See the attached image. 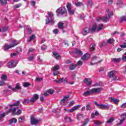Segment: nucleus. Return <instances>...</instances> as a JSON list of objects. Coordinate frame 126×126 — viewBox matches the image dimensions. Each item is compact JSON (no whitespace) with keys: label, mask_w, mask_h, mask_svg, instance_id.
<instances>
[{"label":"nucleus","mask_w":126,"mask_h":126,"mask_svg":"<svg viewBox=\"0 0 126 126\" xmlns=\"http://www.w3.org/2000/svg\"><path fill=\"white\" fill-rule=\"evenodd\" d=\"M31 124L32 125H37V124H39V120H37L35 117H31Z\"/></svg>","instance_id":"4468645a"},{"label":"nucleus","mask_w":126,"mask_h":126,"mask_svg":"<svg viewBox=\"0 0 126 126\" xmlns=\"http://www.w3.org/2000/svg\"><path fill=\"white\" fill-rule=\"evenodd\" d=\"M46 23H45V24H49V23H50V22H51V21L50 20V19L49 18H47L46 20Z\"/></svg>","instance_id":"4d7b16f0"},{"label":"nucleus","mask_w":126,"mask_h":126,"mask_svg":"<svg viewBox=\"0 0 126 126\" xmlns=\"http://www.w3.org/2000/svg\"><path fill=\"white\" fill-rule=\"evenodd\" d=\"M73 105H74V101H72L70 102L69 106L71 107V106H73Z\"/></svg>","instance_id":"e2e57ef3"},{"label":"nucleus","mask_w":126,"mask_h":126,"mask_svg":"<svg viewBox=\"0 0 126 126\" xmlns=\"http://www.w3.org/2000/svg\"><path fill=\"white\" fill-rule=\"evenodd\" d=\"M89 33H91L90 28H88V27L85 28L82 31V34L84 36L87 35Z\"/></svg>","instance_id":"1a4fd4ad"},{"label":"nucleus","mask_w":126,"mask_h":126,"mask_svg":"<svg viewBox=\"0 0 126 126\" xmlns=\"http://www.w3.org/2000/svg\"><path fill=\"white\" fill-rule=\"evenodd\" d=\"M25 120V117L24 116H21L18 119L19 123H23V121Z\"/></svg>","instance_id":"c85d7f7f"},{"label":"nucleus","mask_w":126,"mask_h":126,"mask_svg":"<svg viewBox=\"0 0 126 126\" xmlns=\"http://www.w3.org/2000/svg\"><path fill=\"white\" fill-rule=\"evenodd\" d=\"M54 81L55 82H57V83H62V82H65V83H67L68 80L67 78H65L64 79H63V78H61L57 80H55Z\"/></svg>","instance_id":"9b49d317"},{"label":"nucleus","mask_w":126,"mask_h":126,"mask_svg":"<svg viewBox=\"0 0 126 126\" xmlns=\"http://www.w3.org/2000/svg\"><path fill=\"white\" fill-rule=\"evenodd\" d=\"M31 3L33 6H34V5L36 4V2L34 1H31Z\"/></svg>","instance_id":"680f3d73"},{"label":"nucleus","mask_w":126,"mask_h":126,"mask_svg":"<svg viewBox=\"0 0 126 126\" xmlns=\"http://www.w3.org/2000/svg\"><path fill=\"white\" fill-rule=\"evenodd\" d=\"M9 42L11 43L10 45L6 43L4 45V51H7V50H9L11 48H13V47H15V46H17L19 44V41L15 39H10Z\"/></svg>","instance_id":"7ed1b4c3"},{"label":"nucleus","mask_w":126,"mask_h":126,"mask_svg":"<svg viewBox=\"0 0 126 126\" xmlns=\"http://www.w3.org/2000/svg\"><path fill=\"white\" fill-rule=\"evenodd\" d=\"M57 13L58 14H61V15H63V14H66L67 13V11H66V9L65 7H60L56 10Z\"/></svg>","instance_id":"423d86ee"},{"label":"nucleus","mask_w":126,"mask_h":126,"mask_svg":"<svg viewBox=\"0 0 126 126\" xmlns=\"http://www.w3.org/2000/svg\"><path fill=\"white\" fill-rule=\"evenodd\" d=\"M69 98V95H67L66 96H64L61 101V104L65 103V102H67V101H68Z\"/></svg>","instance_id":"412c9836"},{"label":"nucleus","mask_w":126,"mask_h":126,"mask_svg":"<svg viewBox=\"0 0 126 126\" xmlns=\"http://www.w3.org/2000/svg\"><path fill=\"white\" fill-rule=\"evenodd\" d=\"M39 99V95L36 94H34L30 99H24L23 104H29V103H34Z\"/></svg>","instance_id":"39448f33"},{"label":"nucleus","mask_w":126,"mask_h":126,"mask_svg":"<svg viewBox=\"0 0 126 126\" xmlns=\"http://www.w3.org/2000/svg\"><path fill=\"white\" fill-rule=\"evenodd\" d=\"M21 6V3H19L18 4L15 5L14 6V8H19Z\"/></svg>","instance_id":"8fccbe9b"},{"label":"nucleus","mask_w":126,"mask_h":126,"mask_svg":"<svg viewBox=\"0 0 126 126\" xmlns=\"http://www.w3.org/2000/svg\"><path fill=\"white\" fill-rule=\"evenodd\" d=\"M16 66V64H15V61L14 60H12L10 61L7 64V67L9 68H12Z\"/></svg>","instance_id":"9d476101"},{"label":"nucleus","mask_w":126,"mask_h":126,"mask_svg":"<svg viewBox=\"0 0 126 126\" xmlns=\"http://www.w3.org/2000/svg\"><path fill=\"white\" fill-rule=\"evenodd\" d=\"M114 42H115V40L113 38H109L107 41L108 44H113Z\"/></svg>","instance_id":"a19ab883"},{"label":"nucleus","mask_w":126,"mask_h":126,"mask_svg":"<svg viewBox=\"0 0 126 126\" xmlns=\"http://www.w3.org/2000/svg\"><path fill=\"white\" fill-rule=\"evenodd\" d=\"M77 64H72L71 65L69 66L70 70H73V69H74L75 67H76Z\"/></svg>","instance_id":"4c0bfd02"},{"label":"nucleus","mask_w":126,"mask_h":126,"mask_svg":"<svg viewBox=\"0 0 126 126\" xmlns=\"http://www.w3.org/2000/svg\"><path fill=\"white\" fill-rule=\"evenodd\" d=\"M0 2L2 5H4V4H6L7 1L6 0H0Z\"/></svg>","instance_id":"37998d69"},{"label":"nucleus","mask_w":126,"mask_h":126,"mask_svg":"<svg viewBox=\"0 0 126 126\" xmlns=\"http://www.w3.org/2000/svg\"><path fill=\"white\" fill-rule=\"evenodd\" d=\"M88 3L90 5H92L93 3V2L92 1V0H90L89 1H88Z\"/></svg>","instance_id":"69168bd1"},{"label":"nucleus","mask_w":126,"mask_h":126,"mask_svg":"<svg viewBox=\"0 0 126 126\" xmlns=\"http://www.w3.org/2000/svg\"><path fill=\"white\" fill-rule=\"evenodd\" d=\"M75 5L76 6H80L81 5H83V4L82 3V2H75Z\"/></svg>","instance_id":"49530a36"},{"label":"nucleus","mask_w":126,"mask_h":126,"mask_svg":"<svg viewBox=\"0 0 126 126\" xmlns=\"http://www.w3.org/2000/svg\"><path fill=\"white\" fill-rule=\"evenodd\" d=\"M35 38H36V36H35L34 34L32 35L30 37V39L29 40V42H31V41H33V40H34V39H35Z\"/></svg>","instance_id":"58836bf2"},{"label":"nucleus","mask_w":126,"mask_h":126,"mask_svg":"<svg viewBox=\"0 0 126 126\" xmlns=\"http://www.w3.org/2000/svg\"><path fill=\"white\" fill-rule=\"evenodd\" d=\"M9 122L10 125H11V124H16V123H17V119H16L15 118H13L11 119H10Z\"/></svg>","instance_id":"b1692460"},{"label":"nucleus","mask_w":126,"mask_h":126,"mask_svg":"<svg viewBox=\"0 0 126 126\" xmlns=\"http://www.w3.org/2000/svg\"><path fill=\"white\" fill-rule=\"evenodd\" d=\"M1 80H3V81H5L7 80V76L6 75L3 74L1 75Z\"/></svg>","instance_id":"c756f323"},{"label":"nucleus","mask_w":126,"mask_h":126,"mask_svg":"<svg viewBox=\"0 0 126 126\" xmlns=\"http://www.w3.org/2000/svg\"><path fill=\"white\" fill-rule=\"evenodd\" d=\"M122 116V118H126V113H123Z\"/></svg>","instance_id":"774afa93"},{"label":"nucleus","mask_w":126,"mask_h":126,"mask_svg":"<svg viewBox=\"0 0 126 126\" xmlns=\"http://www.w3.org/2000/svg\"><path fill=\"white\" fill-rule=\"evenodd\" d=\"M114 121H115V118L111 117L106 122V124H111V123L114 122Z\"/></svg>","instance_id":"473e14b6"},{"label":"nucleus","mask_w":126,"mask_h":126,"mask_svg":"<svg viewBox=\"0 0 126 126\" xmlns=\"http://www.w3.org/2000/svg\"><path fill=\"white\" fill-rule=\"evenodd\" d=\"M31 86V84H30V83L27 82H25L23 84V86L24 87H28Z\"/></svg>","instance_id":"ea45409f"},{"label":"nucleus","mask_w":126,"mask_h":126,"mask_svg":"<svg viewBox=\"0 0 126 126\" xmlns=\"http://www.w3.org/2000/svg\"><path fill=\"white\" fill-rule=\"evenodd\" d=\"M123 21H126V17L123 16L121 17L120 22H123Z\"/></svg>","instance_id":"09e8293b"},{"label":"nucleus","mask_w":126,"mask_h":126,"mask_svg":"<svg viewBox=\"0 0 126 126\" xmlns=\"http://www.w3.org/2000/svg\"><path fill=\"white\" fill-rule=\"evenodd\" d=\"M84 118L83 114H79L77 115V119L78 121H81Z\"/></svg>","instance_id":"cd10ccee"},{"label":"nucleus","mask_w":126,"mask_h":126,"mask_svg":"<svg viewBox=\"0 0 126 126\" xmlns=\"http://www.w3.org/2000/svg\"><path fill=\"white\" fill-rule=\"evenodd\" d=\"M83 63L82 62L80 61L77 62V65H82Z\"/></svg>","instance_id":"13d9d810"},{"label":"nucleus","mask_w":126,"mask_h":126,"mask_svg":"<svg viewBox=\"0 0 126 126\" xmlns=\"http://www.w3.org/2000/svg\"><path fill=\"white\" fill-rule=\"evenodd\" d=\"M12 90L15 92H16L17 90H20V91L21 90V87H20V84L19 83H17L16 84L15 87L13 89H12Z\"/></svg>","instance_id":"2eb2a0df"},{"label":"nucleus","mask_w":126,"mask_h":126,"mask_svg":"<svg viewBox=\"0 0 126 126\" xmlns=\"http://www.w3.org/2000/svg\"><path fill=\"white\" fill-rule=\"evenodd\" d=\"M95 46L96 45L95 44H91V45L90 48L91 52H93V51H94V50H95Z\"/></svg>","instance_id":"72a5a7b5"},{"label":"nucleus","mask_w":126,"mask_h":126,"mask_svg":"<svg viewBox=\"0 0 126 126\" xmlns=\"http://www.w3.org/2000/svg\"><path fill=\"white\" fill-rule=\"evenodd\" d=\"M120 78L118 76H115L113 78V80H119Z\"/></svg>","instance_id":"0e129e2a"},{"label":"nucleus","mask_w":126,"mask_h":126,"mask_svg":"<svg viewBox=\"0 0 126 126\" xmlns=\"http://www.w3.org/2000/svg\"><path fill=\"white\" fill-rule=\"evenodd\" d=\"M52 70L56 71V70H59L60 69V65L57 64L52 67Z\"/></svg>","instance_id":"a878e982"},{"label":"nucleus","mask_w":126,"mask_h":126,"mask_svg":"<svg viewBox=\"0 0 126 126\" xmlns=\"http://www.w3.org/2000/svg\"><path fill=\"white\" fill-rule=\"evenodd\" d=\"M86 109L87 111H90V110H91V105H90V103L86 105Z\"/></svg>","instance_id":"f704fd0d"},{"label":"nucleus","mask_w":126,"mask_h":126,"mask_svg":"<svg viewBox=\"0 0 126 126\" xmlns=\"http://www.w3.org/2000/svg\"><path fill=\"white\" fill-rule=\"evenodd\" d=\"M48 14V18H50V23H52V24H55L56 22L54 19V14H53V12H49Z\"/></svg>","instance_id":"6e6552de"},{"label":"nucleus","mask_w":126,"mask_h":126,"mask_svg":"<svg viewBox=\"0 0 126 126\" xmlns=\"http://www.w3.org/2000/svg\"><path fill=\"white\" fill-rule=\"evenodd\" d=\"M53 74H54V75H55V76L58 75V74H60V72H59V71H55V72L53 73Z\"/></svg>","instance_id":"052dcab7"},{"label":"nucleus","mask_w":126,"mask_h":126,"mask_svg":"<svg viewBox=\"0 0 126 126\" xmlns=\"http://www.w3.org/2000/svg\"><path fill=\"white\" fill-rule=\"evenodd\" d=\"M58 28H59V29H63V28H64V26H63V23L62 22H59L58 24Z\"/></svg>","instance_id":"393cba45"},{"label":"nucleus","mask_w":126,"mask_h":126,"mask_svg":"<svg viewBox=\"0 0 126 126\" xmlns=\"http://www.w3.org/2000/svg\"><path fill=\"white\" fill-rule=\"evenodd\" d=\"M120 48H122L123 49H125L126 47V43H125L124 44L122 45H120Z\"/></svg>","instance_id":"6e6d98bb"},{"label":"nucleus","mask_w":126,"mask_h":126,"mask_svg":"<svg viewBox=\"0 0 126 126\" xmlns=\"http://www.w3.org/2000/svg\"><path fill=\"white\" fill-rule=\"evenodd\" d=\"M54 92L55 91L52 89H49L47 91V93H49V94H53Z\"/></svg>","instance_id":"a18cd8bd"},{"label":"nucleus","mask_w":126,"mask_h":126,"mask_svg":"<svg viewBox=\"0 0 126 126\" xmlns=\"http://www.w3.org/2000/svg\"><path fill=\"white\" fill-rule=\"evenodd\" d=\"M53 56H54V58L56 59V60H61V59H62V57L61 55H59L58 52H54Z\"/></svg>","instance_id":"6ab92c4d"},{"label":"nucleus","mask_w":126,"mask_h":126,"mask_svg":"<svg viewBox=\"0 0 126 126\" xmlns=\"http://www.w3.org/2000/svg\"><path fill=\"white\" fill-rule=\"evenodd\" d=\"M64 120L66 121V122H68V123H71L72 122L71 118L67 117V116L64 117Z\"/></svg>","instance_id":"2f4dec72"},{"label":"nucleus","mask_w":126,"mask_h":126,"mask_svg":"<svg viewBox=\"0 0 126 126\" xmlns=\"http://www.w3.org/2000/svg\"><path fill=\"white\" fill-rule=\"evenodd\" d=\"M110 102H113L114 104H116L117 105L118 104H119V102H120V100L117 98H113V97H110Z\"/></svg>","instance_id":"a211bd4d"},{"label":"nucleus","mask_w":126,"mask_h":126,"mask_svg":"<svg viewBox=\"0 0 126 126\" xmlns=\"http://www.w3.org/2000/svg\"><path fill=\"white\" fill-rule=\"evenodd\" d=\"M66 7L68 11L70 9H71L72 6L71 5V4H70V3H67L66 4Z\"/></svg>","instance_id":"c9c22d12"},{"label":"nucleus","mask_w":126,"mask_h":126,"mask_svg":"<svg viewBox=\"0 0 126 126\" xmlns=\"http://www.w3.org/2000/svg\"><path fill=\"white\" fill-rule=\"evenodd\" d=\"M94 125H96V126H99V125L102 124V123L101 121H96L95 122H94Z\"/></svg>","instance_id":"c03bdc74"},{"label":"nucleus","mask_w":126,"mask_h":126,"mask_svg":"<svg viewBox=\"0 0 126 126\" xmlns=\"http://www.w3.org/2000/svg\"><path fill=\"white\" fill-rule=\"evenodd\" d=\"M117 74V72L116 71H111L108 73V77H113L114 75Z\"/></svg>","instance_id":"4be33fe9"},{"label":"nucleus","mask_w":126,"mask_h":126,"mask_svg":"<svg viewBox=\"0 0 126 126\" xmlns=\"http://www.w3.org/2000/svg\"><path fill=\"white\" fill-rule=\"evenodd\" d=\"M90 57V55L89 54H86L82 56L81 60L82 61H87Z\"/></svg>","instance_id":"aec40b11"},{"label":"nucleus","mask_w":126,"mask_h":126,"mask_svg":"<svg viewBox=\"0 0 126 126\" xmlns=\"http://www.w3.org/2000/svg\"><path fill=\"white\" fill-rule=\"evenodd\" d=\"M98 60L99 58H98L97 56H94L93 57L92 59V62L91 63V65H93V64H96L97 63H100L102 62V60L98 61Z\"/></svg>","instance_id":"0eeeda50"},{"label":"nucleus","mask_w":126,"mask_h":126,"mask_svg":"<svg viewBox=\"0 0 126 126\" xmlns=\"http://www.w3.org/2000/svg\"><path fill=\"white\" fill-rule=\"evenodd\" d=\"M74 54L77 56H82V55H83L82 51H80L79 49H77Z\"/></svg>","instance_id":"5701e85b"},{"label":"nucleus","mask_w":126,"mask_h":126,"mask_svg":"<svg viewBox=\"0 0 126 126\" xmlns=\"http://www.w3.org/2000/svg\"><path fill=\"white\" fill-rule=\"evenodd\" d=\"M53 32L54 34H58L59 33V29H55L53 31Z\"/></svg>","instance_id":"3c124183"},{"label":"nucleus","mask_w":126,"mask_h":126,"mask_svg":"<svg viewBox=\"0 0 126 126\" xmlns=\"http://www.w3.org/2000/svg\"><path fill=\"white\" fill-rule=\"evenodd\" d=\"M106 11L108 12V15L104 17H98L97 19V21H103V22H107V21H109L110 16H112L113 15V12H110L109 9H106Z\"/></svg>","instance_id":"20e7f679"},{"label":"nucleus","mask_w":126,"mask_h":126,"mask_svg":"<svg viewBox=\"0 0 126 126\" xmlns=\"http://www.w3.org/2000/svg\"><path fill=\"white\" fill-rule=\"evenodd\" d=\"M36 80L37 81V82H40V81H42V80H43V78L37 77L36 78Z\"/></svg>","instance_id":"de8ad7c7"},{"label":"nucleus","mask_w":126,"mask_h":126,"mask_svg":"<svg viewBox=\"0 0 126 126\" xmlns=\"http://www.w3.org/2000/svg\"><path fill=\"white\" fill-rule=\"evenodd\" d=\"M101 91L102 88H94L90 90L85 92L83 93V95L85 97H87V96H90V95H92V94H98V93H100Z\"/></svg>","instance_id":"f03ea898"},{"label":"nucleus","mask_w":126,"mask_h":126,"mask_svg":"<svg viewBox=\"0 0 126 126\" xmlns=\"http://www.w3.org/2000/svg\"><path fill=\"white\" fill-rule=\"evenodd\" d=\"M121 108H126V103H124L121 105Z\"/></svg>","instance_id":"bf43d9fd"},{"label":"nucleus","mask_w":126,"mask_h":126,"mask_svg":"<svg viewBox=\"0 0 126 126\" xmlns=\"http://www.w3.org/2000/svg\"><path fill=\"white\" fill-rule=\"evenodd\" d=\"M5 83L3 81H0V86H4Z\"/></svg>","instance_id":"603ef678"},{"label":"nucleus","mask_w":126,"mask_h":126,"mask_svg":"<svg viewBox=\"0 0 126 126\" xmlns=\"http://www.w3.org/2000/svg\"><path fill=\"white\" fill-rule=\"evenodd\" d=\"M121 58H114L112 59V61L114 63H120L121 62Z\"/></svg>","instance_id":"e433bc0d"},{"label":"nucleus","mask_w":126,"mask_h":126,"mask_svg":"<svg viewBox=\"0 0 126 126\" xmlns=\"http://www.w3.org/2000/svg\"><path fill=\"white\" fill-rule=\"evenodd\" d=\"M122 60L123 61H124V62H126V57L125 56H123L122 57Z\"/></svg>","instance_id":"338daca9"},{"label":"nucleus","mask_w":126,"mask_h":126,"mask_svg":"<svg viewBox=\"0 0 126 126\" xmlns=\"http://www.w3.org/2000/svg\"><path fill=\"white\" fill-rule=\"evenodd\" d=\"M47 46H46L45 45H43L41 47V49L42 51H44V50H46V49H47Z\"/></svg>","instance_id":"864d4df0"},{"label":"nucleus","mask_w":126,"mask_h":126,"mask_svg":"<svg viewBox=\"0 0 126 126\" xmlns=\"http://www.w3.org/2000/svg\"><path fill=\"white\" fill-rule=\"evenodd\" d=\"M84 82L88 86L92 84V80H91V79L90 78H85L84 80Z\"/></svg>","instance_id":"dca6fc26"},{"label":"nucleus","mask_w":126,"mask_h":126,"mask_svg":"<svg viewBox=\"0 0 126 126\" xmlns=\"http://www.w3.org/2000/svg\"><path fill=\"white\" fill-rule=\"evenodd\" d=\"M20 103V102H19V101H17L16 103H13V104H9V106L10 107H13L14 106H18V105H19Z\"/></svg>","instance_id":"79ce46f5"},{"label":"nucleus","mask_w":126,"mask_h":126,"mask_svg":"<svg viewBox=\"0 0 126 126\" xmlns=\"http://www.w3.org/2000/svg\"><path fill=\"white\" fill-rule=\"evenodd\" d=\"M125 121V119L123 118V119H122L121 120H120V123H118L117 125V126H121V125H122V124H123V123H124V121Z\"/></svg>","instance_id":"5fc2aeb1"},{"label":"nucleus","mask_w":126,"mask_h":126,"mask_svg":"<svg viewBox=\"0 0 126 126\" xmlns=\"http://www.w3.org/2000/svg\"><path fill=\"white\" fill-rule=\"evenodd\" d=\"M96 31L97 32L101 31V30H103L104 29V24H100L96 26Z\"/></svg>","instance_id":"f3484780"},{"label":"nucleus","mask_w":126,"mask_h":126,"mask_svg":"<svg viewBox=\"0 0 126 126\" xmlns=\"http://www.w3.org/2000/svg\"><path fill=\"white\" fill-rule=\"evenodd\" d=\"M96 30H97V25H94L92 29H91V32H95Z\"/></svg>","instance_id":"bb28decb"},{"label":"nucleus","mask_w":126,"mask_h":126,"mask_svg":"<svg viewBox=\"0 0 126 126\" xmlns=\"http://www.w3.org/2000/svg\"><path fill=\"white\" fill-rule=\"evenodd\" d=\"M98 108H99V109H104L105 110H109L110 108V105H105L103 104H100L99 105H98Z\"/></svg>","instance_id":"ddd939ff"},{"label":"nucleus","mask_w":126,"mask_h":126,"mask_svg":"<svg viewBox=\"0 0 126 126\" xmlns=\"http://www.w3.org/2000/svg\"><path fill=\"white\" fill-rule=\"evenodd\" d=\"M12 113L13 115H17V116H19L21 115L22 113V110L21 109H18V107L14 108H10L8 112L6 113H2L0 115V121L1 122V120L2 118H4L6 115H8V113Z\"/></svg>","instance_id":"f257e3e1"},{"label":"nucleus","mask_w":126,"mask_h":126,"mask_svg":"<svg viewBox=\"0 0 126 126\" xmlns=\"http://www.w3.org/2000/svg\"><path fill=\"white\" fill-rule=\"evenodd\" d=\"M68 12L70 15H73L74 12H75V10L70 9V10H68Z\"/></svg>","instance_id":"7c9ffc66"},{"label":"nucleus","mask_w":126,"mask_h":126,"mask_svg":"<svg viewBox=\"0 0 126 126\" xmlns=\"http://www.w3.org/2000/svg\"><path fill=\"white\" fill-rule=\"evenodd\" d=\"M79 108H80V105H75L73 106L71 109H68L67 112L68 113H72L73 112H74V111L78 110Z\"/></svg>","instance_id":"f8f14e48"}]
</instances>
